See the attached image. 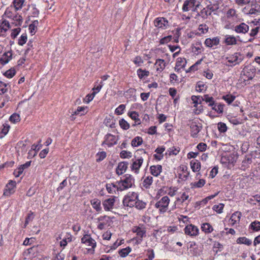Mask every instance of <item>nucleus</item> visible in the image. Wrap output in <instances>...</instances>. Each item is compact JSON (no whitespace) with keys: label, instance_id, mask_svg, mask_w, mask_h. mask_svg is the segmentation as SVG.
I'll list each match as a JSON object with an SVG mask.
<instances>
[{"label":"nucleus","instance_id":"nucleus-1","mask_svg":"<svg viewBox=\"0 0 260 260\" xmlns=\"http://www.w3.org/2000/svg\"><path fill=\"white\" fill-rule=\"evenodd\" d=\"M17 11H18L14 9L12 5H11L6 9L3 16L13 21L12 23L14 24L15 26H21L23 22V19Z\"/></svg>","mask_w":260,"mask_h":260},{"label":"nucleus","instance_id":"nucleus-2","mask_svg":"<svg viewBox=\"0 0 260 260\" xmlns=\"http://www.w3.org/2000/svg\"><path fill=\"white\" fill-rule=\"evenodd\" d=\"M147 155V153L144 149H138L135 155V160L133 161L131 167L132 170L135 171L136 173H138L139 169L143 162L144 159Z\"/></svg>","mask_w":260,"mask_h":260},{"label":"nucleus","instance_id":"nucleus-3","mask_svg":"<svg viewBox=\"0 0 260 260\" xmlns=\"http://www.w3.org/2000/svg\"><path fill=\"white\" fill-rule=\"evenodd\" d=\"M134 182L135 180L133 177L131 175L126 174L123 179L116 182V189L120 191L126 190L132 187Z\"/></svg>","mask_w":260,"mask_h":260},{"label":"nucleus","instance_id":"nucleus-4","mask_svg":"<svg viewBox=\"0 0 260 260\" xmlns=\"http://www.w3.org/2000/svg\"><path fill=\"white\" fill-rule=\"evenodd\" d=\"M132 231L134 233H136L137 236L133 238V240L135 241L136 244H140L143 241L144 237H146V229L143 225L134 226L132 229Z\"/></svg>","mask_w":260,"mask_h":260},{"label":"nucleus","instance_id":"nucleus-5","mask_svg":"<svg viewBox=\"0 0 260 260\" xmlns=\"http://www.w3.org/2000/svg\"><path fill=\"white\" fill-rule=\"evenodd\" d=\"M170 202L169 198L165 196L156 202L154 207L158 210L160 214H164L168 209Z\"/></svg>","mask_w":260,"mask_h":260},{"label":"nucleus","instance_id":"nucleus-6","mask_svg":"<svg viewBox=\"0 0 260 260\" xmlns=\"http://www.w3.org/2000/svg\"><path fill=\"white\" fill-rule=\"evenodd\" d=\"M138 198V194L133 192L131 194L125 196L123 200V204L124 206L133 207L136 205V201Z\"/></svg>","mask_w":260,"mask_h":260},{"label":"nucleus","instance_id":"nucleus-7","mask_svg":"<svg viewBox=\"0 0 260 260\" xmlns=\"http://www.w3.org/2000/svg\"><path fill=\"white\" fill-rule=\"evenodd\" d=\"M197 0H185L182 6V10L183 12H188L190 10L196 11L199 4L196 5Z\"/></svg>","mask_w":260,"mask_h":260},{"label":"nucleus","instance_id":"nucleus-8","mask_svg":"<svg viewBox=\"0 0 260 260\" xmlns=\"http://www.w3.org/2000/svg\"><path fill=\"white\" fill-rule=\"evenodd\" d=\"M153 22L154 26L159 29H166L169 26V22L164 17H157Z\"/></svg>","mask_w":260,"mask_h":260},{"label":"nucleus","instance_id":"nucleus-9","mask_svg":"<svg viewBox=\"0 0 260 260\" xmlns=\"http://www.w3.org/2000/svg\"><path fill=\"white\" fill-rule=\"evenodd\" d=\"M220 43V38L215 37L212 38H208L204 41V45L207 48L215 49Z\"/></svg>","mask_w":260,"mask_h":260},{"label":"nucleus","instance_id":"nucleus-10","mask_svg":"<svg viewBox=\"0 0 260 260\" xmlns=\"http://www.w3.org/2000/svg\"><path fill=\"white\" fill-rule=\"evenodd\" d=\"M118 140V137L111 134H108L105 136V140L102 143V145H106L108 147H111L116 144Z\"/></svg>","mask_w":260,"mask_h":260},{"label":"nucleus","instance_id":"nucleus-11","mask_svg":"<svg viewBox=\"0 0 260 260\" xmlns=\"http://www.w3.org/2000/svg\"><path fill=\"white\" fill-rule=\"evenodd\" d=\"M82 243L88 246V250L93 249L96 246V242L89 235H85L81 239Z\"/></svg>","mask_w":260,"mask_h":260},{"label":"nucleus","instance_id":"nucleus-12","mask_svg":"<svg viewBox=\"0 0 260 260\" xmlns=\"http://www.w3.org/2000/svg\"><path fill=\"white\" fill-rule=\"evenodd\" d=\"M255 70L254 66H245L241 74L245 76L248 80H251L254 76Z\"/></svg>","mask_w":260,"mask_h":260},{"label":"nucleus","instance_id":"nucleus-13","mask_svg":"<svg viewBox=\"0 0 260 260\" xmlns=\"http://www.w3.org/2000/svg\"><path fill=\"white\" fill-rule=\"evenodd\" d=\"M10 28V23L6 19L0 20V37H6L7 31Z\"/></svg>","mask_w":260,"mask_h":260},{"label":"nucleus","instance_id":"nucleus-14","mask_svg":"<svg viewBox=\"0 0 260 260\" xmlns=\"http://www.w3.org/2000/svg\"><path fill=\"white\" fill-rule=\"evenodd\" d=\"M184 230L185 234L190 236H197L198 235L199 232L197 226L192 224L186 226Z\"/></svg>","mask_w":260,"mask_h":260},{"label":"nucleus","instance_id":"nucleus-15","mask_svg":"<svg viewBox=\"0 0 260 260\" xmlns=\"http://www.w3.org/2000/svg\"><path fill=\"white\" fill-rule=\"evenodd\" d=\"M115 202V198H110L103 201L102 204L104 210L106 211H110L113 209Z\"/></svg>","mask_w":260,"mask_h":260},{"label":"nucleus","instance_id":"nucleus-16","mask_svg":"<svg viewBox=\"0 0 260 260\" xmlns=\"http://www.w3.org/2000/svg\"><path fill=\"white\" fill-rule=\"evenodd\" d=\"M190 127L191 136L196 138L201 130L202 125L201 124H198L196 122H193L191 123Z\"/></svg>","mask_w":260,"mask_h":260},{"label":"nucleus","instance_id":"nucleus-17","mask_svg":"<svg viewBox=\"0 0 260 260\" xmlns=\"http://www.w3.org/2000/svg\"><path fill=\"white\" fill-rule=\"evenodd\" d=\"M234 30L238 34H246L249 30V26L242 22L236 25L234 28Z\"/></svg>","mask_w":260,"mask_h":260},{"label":"nucleus","instance_id":"nucleus-18","mask_svg":"<svg viewBox=\"0 0 260 260\" xmlns=\"http://www.w3.org/2000/svg\"><path fill=\"white\" fill-rule=\"evenodd\" d=\"M30 164L31 161H28L26 162L24 164L20 166L18 169L14 170L13 172L14 175L16 177L20 176L22 174L24 170L28 168L30 166Z\"/></svg>","mask_w":260,"mask_h":260},{"label":"nucleus","instance_id":"nucleus-19","mask_svg":"<svg viewBox=\"0 0 260 260\" xmlns=\"http://www.w3.org/2000/svg\"><path fill=\"white\" fill-rule=\"evenodd\" d=\"M128 163L126 161H122L118 164L116 168V173L118 175H122L126 171Z\"/></svg>","mask_w":260,"mask_h":260},{"label":"nucleus","instance_id":"nucleus-20","mask_svg":"<svg viewBox=\"0 0 260 260\" xmlns=\"http://www.w3.org/2000/svg\"><path fill=\"white\" fill-rule=\"evenodd\" d=\"M13 53L11 51L5 52L0 58V62L5 64L9 62L12 58Z\"/></svg>","mask_w":260,"mask_h":260},{"label":"nucleus","instance_id":"nucleus-21","mask_svg":"<svg viewBox=\"0 0 260 260\" xmlns=\"http://www.w3.org/2000/svg\"><path fill=\"white\" fill-rule=\"evenodd\" d=\"M191 198H189L188 194H187L185 192H183L180 198H176V200L175 202V204H179L180 205H182L183 203H185L187 205H188V203H186V201H188L189 202L190 201Z\"/></svg>","mask_w":260,"mask_h":260},{"label":"nucleus","instance_id":"nucleus-22","mask_svg":"<svg viewBox=\"0 0 260 260\" xmlns=\"http://www.w3.org/2000/svg\"><path fill=\"white\" fill-rule=\"evenodd\" d=\"M150 170L152 175L157 177L162 172V166L159 165H153L150 167Z\"/></svg>","mask_w":260,"mask_h":260},{"label":"nucleus","instance_id":"nucleus-23","mask_svg":"<svg viewBox=\"0 0 260 260\" xmlns=\"http://www.w3.org/2000/svg\"><path fill=\"white\" fill-rule=\"evenodd\" d=\"M224 43L226 45H234L237 44V41L234 36L226 35L225 36Z\"/></svg>","mask_w":260,"mask_h":260},{"label":"nucleus","instance_id":"nucleus-24","mask_svg":"<svg viewBox=\"0 0 260 260\" xmlns=\"http://www.w3.org/2000/svg\"><path fill=\"white\" fill-rule=\"evenodd\" d=\"M128 116L134 120H135V123L133 124V126H135L138 124H140V119L139 118V114L136 111H132L128 113Z\"/></svg>","mask_w":260,"mask_h":260},{"label":"nucleus","instance_id":"nucleus-25","mask_svg":"<svg viewBox=\"0 0 260 260\" xmlns=\"http://www.w3.org/2000/svg\"><path fill=\"white\" fill-rule=\"evenodd\" d=\"M190 167L193 172H198L201 169V163L198 160H192L190 161Z\"/></svg>","mask_w":260,"mask_h":260},{"label":"nucleus","instance_id":"nucleus-26","mask_svg":"<svg viewBox=\"0 0 260 260\" xmlns=\"http://www.w3.org/2000/svg\"><path fill=\"white\" fill-rule=\"evenodd\" d=\"M10 125L7 123L3 124L0 128V138H3L8 133Z\"/></svg>","mask_w":260,"mask_h":260},{"label":"nucleus","instance_id":"nucleus-27","mask_svg":"<svg viewBox=\"0 0 260 260\" xmlns=\"http://www.w3.org/2000/svg\"><path fill=\"white\" fill-rule=\"evenodd\" d=\"M25 0H13L12 2L14 9L18 11L22 9Z\"/></svg>","mask_w":260,"mask_h":260},{"label":"nucleus","instance_id":"nucleus-28","mask_svg":"<svg viewBox=\"0 0 260 260\" xmlns=\"http://www.w3.org/2000/svg\"><path fill=\"white\" fill-rule=\"evenodd\" d=\"M91 204L92 207L97 211L100 212L102 210L101 201L99 199H94L91 201Z\"/></svg>","mask_w":260,"mask_h":260},{"label":"nucleus","instance_id":"nucleus-29","mask_svg":"<svg viewBox=\"0 0 260 260\" xmlns=\"http://www.w3.org/2000/svg\"><path fill=\"white\" fill-rule=\"evenodd\" d=\"M226 16L228 19H234L238 18L237 11L235 9H229L226 12Z\"/></svg>","mask_w":260,"mask_h":260},{"label":"nucleus","instance_id":"nucleus-30","mask_svg":"<svg viewBox=\"0 0 260 260\" xmlns=\"http://www.w3.org/2000/svg\"><path fill=\"white\" fill-rule=\"evenodd\" d=\"M202 100L205 101L207 103H209V106L213 107L215 105L214 99L212 96H209L208 94H205L201 97Z\"/></svg>","mask_w":260,"mask_h":260},{"label":"nucleus","instance_id":"nucleus-31","mask_svg":"<svg viewBox=\"0 0 260 260\" xmlns=\"http://www.w3.org/2000/svg\"><path fill=\"white\" fill-rule=\"evenodd\" d=\"M202 230L205 233H211L213 231V227L209 223H204L201 226Z\"/></svg>","mask_w":260,"mask_h":260},{"label":"nucleus","instance_id":"nucleus-32","mask_svg":"<svg viewBox=\"0 0 260 260\" xmlns=\"http://www.w3.org/2000/svg\"><path fill=\"white\" fill-rule=\"evenodd\" d=\"M204 48L201 43H197L192 47V51L196 54H199L203 52Z\"/></svg>","mask_w":260,"mask_h":260},{"label":"nucleus","instance_id":"nucleus-33","mask_svg":"<svg viewBox=\"0 0 260 260\" xmlns=\"http://www.w3.org/2000/svg\"><path fill=\"white\" fill-rule=\"evenodd\" d=\"M198 15L201 17L203 19H206L209 16L211 15V14L210 13L208 10L207 9L206 7H205L202 10H201L199 13H198Z\"/></svg>","mask_w":260,"mask_h":260},{"label":"nucleus","instance_id":"nucleus-34","mask_svg":"<svg viewBox=\"0 0 260 260\" xmlns=\"http://www.w3.org/2000/svg\"><path fill=\"white\" fill-rule=\"evenodd\" d=\"M237 243L238 244H244L246 245L249 246L251 244L252 241L251 240L245 237H239L237 240Z\"/></svg>","mask_w":260,"mask_h":260},{"label":"nucleus","instance_id":"nucleus-35","mask_svg":"<svg viewBox=\"0 0 260 260\" xmlns=\"http://www.w3.org/2000/svg\"><path fill=\"white\" fill-rule=\"evenodd\" d=\"M249 228L254 232L260 231V222L255 220L251 222L250 224Z\"/></svg>","mask_w":260,"mask_h":260},{"label":"nucleus","instance_id":"nucleus-36","mask_svg":"<svg viewBox=\"0 0 260 260\" xmlns=\"http://www.w3.org/2000/svg\"><path fill=\"white\" fill-rule=\"evenodd\" d=\"M241 216V213L240 212H235L233 213L231 217V220L233 222L232 223L234 224L236 222L239 221Z\"/></svg>","mask_w":260,"mask_h":260},{"label":"nucleus","instance_id":"nucleus-37","mask_svg":"<svg viewBox=\"0 0 260 260\" xmlns=\"http://www.w3.org/2000/svg\"><path fill=\"white\" fill-rule=\"evenodd\" d=\"M143 139L141 137H136L132 141V146L133 147H137L142 144Z\"/></svg>","mask_w":260,"mask_h":260},{"label":"nucleus","instance_id":"nucleus-38","mask_svg":"<svg viewBox=\"0 0 260 260\" xmlns=\"http://www.w3.org/2000/svg\"><path fill=\"white\" fill-rule=\"evenodd\" d=\"M132 251V248L129 247H127L125 248H123L120 250L118 252L119 254L121 257H124L126 256Z\"/></svg>","mask_w":260,"mask_h":260},{"label":"nucleus","instance_id":"nucleus-39","mask_svg":"<svg viewBox=\"0 0 260 260\" xmlns=\"http://www.w3.org/2000/svg\"><path fill=\"white\" fill-rule=\"evenodd\" d=\"M153 182V177L152 176H148L146 177L143 181V186L148 188L152 184Z\"/></svg>","mask_w":260,"mask_h":260},{"label":"nucleus","instance_id":"nucleus-40","mask_svg":"<svg viewBox=\"0 0 260 260\" xmlns=\"http://www.w3.org/2000/svg\"><path fill=\"white\" fill-rule=\"evenodd\" d=\"M87 107H78L76 110L74 111V113L76 115H83L86 113V109Z\"/></svg>","mask_w":260,"mask_h":260},{"label":"nucleus","instance_id":"nucleus-41","mask_svg":"<svg viewBox=\"0 0 260 260\" xmlns=\"http://www.w3.org/2000/svg\"><path fill=\"white\" fill-rule=\"evenodd\" d=\"M16 74V71L14 68H12L6 71L3 74L8 78H12Z\"/></svg>","mask_w":260,"mask_h":260},{"label":"nucleus","instance_id":"nucleus-42","mask_svg":"<svg viewBox=\"0 0 260 260\" xmlns=\"http://www.w3.org/2000/svg\"><path fill=\"white\" fill-rule=\"evenodd\" d=\"M224 205L222 203H220L218 205H215L213 206V210L216 211L217 213L220 214L222 213L223 209L224 208Z\"/></svg>","mask_w":260,"mask_h":260},{"label":"nucleus","instance_id":"nucleus-43","mask_svg":"<svg viewBox=\"0 0 260 260\" xmlns=\"http://www.w3.org/2000/svg\"><path fill=\"white\" fill-rule=\"evenodd\" d=\"M27 40V34L26 33L22 34L18 40V44L20 46H23L26 43Z\"/></svg>","mask_w":260,"mask_h":260},{"label":"nucleus","instance_id":"nucleus-44","mask_svg":"<svg viewBox=\"0 0 260 260\" xmlns=\"http://www.w3.org/2000/svg\"><path fill=\"white\" fill-rule=\"evenodd\" d=\"M146 203L142 201L139 200L138 199L136 201L135 207L139 210L144 209L146 207Z\"/></svg>","mask_w":260,"mask_h":260},{"label":"nucleus","instance_id":"nucleus-45","mask_svg":"<svg viewBox=\"0 0 260 260\" xmlns=\"http://www.w3.org/2000/svg\"><path fill=\"white\" fill-rule=\"evenodd\" d=\"M249 202L254 205H260V196L256 194L253 196L249 199Z\"/></svg>","mask_w":260,"mask_h":260},{"label":"nucleus","instance_id":"nucleus-46","mask_svg":"<svg viewBox=\"0 0 260 260\" xmlns=\"http://www.w3.org/2000/svg\"><path fill=\"white\" fill-rule=\"evenodd\" d=\"M235 98L236 97L232 94H226L222 96V99L229 104H231Z\"/></svg>","mask_w":260,"mask_h":260},{"label":"nucleus","instance_id":"nucleus-47","mask_svg":"<svg viewBox=\"0 0 260 260\" xmlns=\"http://www.w3.org/2000/svg\"><path fill=\"white\" fill-rule=\"evenodd\" d=\"M172 39L173 37L171 35L165 37L159 40V44L164 45L167 44L168 43L171 42Z\"/></svg>","mask_w":260,"mask_h":260},{"label":"nucleus","instance_id":"nucleus-48","mask_svg":"<svg viewBox=\"0 0 260 260\" xmlns=\"http://www.w3.org/2000/svg\"><path fill=\"white\" fill-rule=\"evenodd\" d=\"M137 74L139 77L140 79H142L144 77H147L149 75V72L146 70H143L141 69L138 70Z\"/></svg>","mask_w":260,"mask_h":260},{"label":"nucleus","instance_id":"nucleus-49","mask_svg":"<svg viewBox=\"0 0 260 260\" xmlns=\"http://www.w3.org/2000/svg\"><path fill=\"white\" fill-rule=\"evenodd\" d=\"M205 184V180L204 179H200L198 182L192 183L191 186L196 188H200L203 187Z\"/></svg>","mask_w":260,"mask_h":260},{"label":"nucleus","instance_id":"nucleus-50","mask_svg":"<svg viewBox=\"0 0 260 260\" xmlns=\"http://www.w3.org/2000/svg\"><path fill=\"white\" fill-rule=\"evenodd\" d=\"M119 123L120 127L124 130H127L129 128V123L124 119H122L119 120Z\"/></svg>","mask_w":260,"mask_h":260},{"label":"nucleus","instance_id":"nucleus-51","mask_svg":"<svg viewBox=\"0 0 260 260\" xmlns=\"http://www.w3.org/2000/svg\"><path fill=\"white\" fill-rule=\"evenodd\" d=\"M9 120L11 122L15 123L20 120V117L19 114L14 113L10 117Z\"/></svg>","mask_w":260,"mask_h":260},{"label":"nucleus","instance_id":"nucleus-52","mask_svg":"<svg viewBox=\"0 0 260 260\" xmlns=\"http://www.w3.org/2000/svg\"><path fill=\"white\" fill-rule=\"evenodd\" d=\"M198 29L203 34H205L208 31L209 27L206 24H201L199 26Z\"/></svg>","mask_w":260,"mask_h":260},{"label":"nucleus","instance_id":"nucleus-53","mask_svg":"<svg viewBox=\"0 0 260 260\" xmlns=\"http://www.w3.org/2000/svg\"><path fill=\"white\" fill-rule=\"evenodd\" d=\"M16 184V182L15 181L10 180L6 185V189L9 190V193H11V190L15 187Z\"/></svg>","mask_w":260,"mask_h":260},{"label":"nucleus","instance_id":"nucleus-54","mask_svg":"<svg viewBox=\"0 0 260 260\" xmlns=\"http://www.w3.org/2000/svg\"><path fill=\"white\" fill-rule=\"evenodd\" d=\"M206 9L208 10L210 13L212 14V13L215 11H216L218 9V7L217 5L214 4H209L206 7Z\"/></svg>","mask_w":260,"mask_h":260},{"label":"nucleus","instance_id":"nucleus-55","mask_svg":"<svg viewBox=\"0 0 260 260\" xmlns=\"http://www.w3.org/2000/svg\"><path fill=\"white\" fill-rule=\"evenodd\" d=\"M115 188H116V183H111L106 185V189L108 192L110 193H113L114 192H115Z\"/></svg>","mask_w":260,"mask_h":260},{"label":"nucleus","instance_id":"nucleus-56","mask_svg":"<svg viewBox=\"0 0 260 260\" xmlns=\"http://www.w3.org/2000/svg\"><path fill=\"white\" fill-rule=\"evenodd\" d=\"M96 161L100 162L103 160L106 157V153L104 151L98 153L96 155Z\"/></svg>","mask_w":260,"mask_h":260},{"label":"nucleus","instance_id":"nucleus-57","mask_svg":"<svg viewBox=\"0 0 260 260\" xmlns=\"http://www.w3.org/2000/svg\"><path fill=\"white\" fill-rule=\"evenodd\" d=\"M120 156L122 158H129L132 157V153L130 151L122 150L120 153Z\"/></svg>","mask_w":260,"mask_h":260},{"label":"nucleus","instance_id":"nucleus-58","mask_svg":"<svg viewBox=\"0 0 260 260\" xmlns=\"http://www.w3.org/2000/svg\"><path fill=\"white\" fill-rule=\"evenodd\" d=\"M212 109L216 111L218 113H222L223 110V105L219 104L217 105H215L212 107Z\"/></svg>","mask_w":260,"mask_h":260},{"label":"nucleus","instance_id":"nucleus-59","mask_svg":"<svg viewBox=\"0 0 260 260\" xmlns=\"http://www.w3.org/2000/svg\"><path fill=\"white\" fill-rule=\"evenodd\" d=\"M95 94L96 92H92L91 94H87L83 99L84 102L86 103H89L93 100Z\"/></svg>","mask_w":260,"mask_h":260},{"label":"nucleus","instance_id":"nucleus-60","mask_svg":"<svg viewBox=\"0 0 260 260\" xmlns=\"http://www.w3.org/2000/svg\"><path fill=\"white\" fill-rule=\"evenodd\" d=\"M218 129L220 133H224L227 131L226 124L223 122L218 123Z\"/></svg>","mask_w":260,"mask_h":260},{"label":"nucleus","instance_id":"nucleus-61","mask_svg":"<svg viewBox=\"0 0 260 260\" xmlns=\"http://www.w3.org/2000/svg\"><path fill=\"white\" fill-rule=\"evenodd\" d=\"M21 31V28L20 27H18L16 28H14L12 30V32L11 34V37L13 39H14L17 37L18 34L20 33Z\"/></svg>","mask_w":260,"mask_h":260},{"label":"nucleus","instance_id":"nucleus-62","mask_svg":"<svg viewBox=\"0 0 260 260\" xmlns=\"http://www.w3.org/2000/svg\"><path fill=\"white\" fill-rule=\"evenodd\" d=\"M103 86V81H101L99 84H98V82H96L94 87L92 88V90H93V92H96V94L100 91Z\"/></svg>","mask_w":260,"mask_h":260},{"label":"nucleus","instance_id":"nucleus-63","mask_svg":"<svg viewBox=\"0 0 260 260\" xmlns=\"http://www.w3.org/2000/svg\"><path fill=\"white\" fill-rule=\"evenodd\" d=\"M37 251V247L33 246L27 250L23 252L24 255H27L28 254L32 253L33 255L35 254V252Z\"/></svg>","mask_w":260,"mask_h":260},{"label":"nucleus","instance_id":"nucleus-64","mask_svg":"<svg viewBox=\"0 0 260 260\" xmlns=\"http://www.w3.org/2000/svg\"><path fill=\"white\" fill-rule=\"evenodd\" d=\"M125 108V106L123 104L119 105L115 110V113L118 115H121L123 113Z\"/></svg>","mask_w":260,"mask_h":260}]
</instances>
